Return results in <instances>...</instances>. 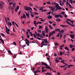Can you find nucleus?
<instances>
[{
    "label": "nucleus",
    "instance_id": "obj_1",
    "mask_svg": "<svg viewBox=\"0 0 75 75\" xmlns=\"http://www.w3.org/2000/svg\"><path fill=\"white\" fill-rule=\"evenodd\" d=\"M24 8L25 10L26 11H28L29 10H32V8L28 7L25 6L24 7Z\"/></svg>",
    "mask_w": 75,
    "mask_h": 75
},
{
    "label": "nucleus",
    "instance_id": "obj_2",
    "mask_svg": "<svg viewBox=\"0 0 75 75\" xmlns=\"http://www.w3.org/2000/svg\"><path fill=\"white\" fill-rule=\"evenodd\" d=\"M15 6H16V3H14L13 4V8L11 6H10L9 7V8H10L11 10H13L15 8Z\"/></svg>",
    "mask_w": 75,
    "mask_h": 75
},
{
    "label": "nucleus",
    "instance_id": "obj_3",
    "mask_svg": "<svg viewBox=\"0 0 75 75\" xmlns=\"http://www.w3.org/2000/svg\"><path fill=\"white\" fill-rule=\"evenodd\" d=\"M25 40L26 41V42H25L26 44L27 45H28V46H30V45H29V44H30V43H31V42L30 43V41H29V40H28L27 39H26Z\"/></svg>",
    "mask_w": 75,
    "mask_h": 75
},
{
    "label": "nucleus",
    "instance_id": "obj_4",
    "mask_svg": "<svg viewBox=\"0 0 75 75\" xmlns=\"http://www.w3.org/2000/svg\"><path fill=\"white\" fill-rule=\"evenodd\" d=\"M21 18L23 19V18H26V16H25V15L24 14H23V15L22 16H21Z\"/></svg>",
    "mask_w": 75,
    "mask_h": 75
},
{
    "label": "nucleus",
    "instance_id": "obj_5",
    "mask_svg": "<svg viewBox=\"0 0 75 75\" xmlns=\"http://www.w3.org/2000/svg\"><path fill=\"white\" fill-rule=\"evenodd\" d=\"M43 41H45V43H46V44L49 43V42H48V40H47V38L44 39Z\"/></svg>",
    "mask_w": 75,
    "mask_h": 75
},
{
    "label": "nucleus",
    "instance_id": "obj_6",
    "mask_svg": "<svg viewBox=\"0 0 75 75\" xmlns=\"http://www.w3.org/2000/svg\"><path fill=\"white\" fill-rule=\"evenodd\" d=\"M45 31L46 32V33H48V27H47L46 26L45 28Z\"/></svg>",
    "mask_w": 75,
    "mask_h": 75
},
{
    "label": "nucleus",
    "instance_id": "obj_7",
    "mask_svg": "<svg viewBox=\"0 0 75 75\" xmlns=\"http://www.w3.org/2000/svg\"><path fill=\"white\" fill-rule=\"evenodd\" d=\"M26 16L28 18H30V16H29V15H28V13H27L26 12H25Z\"/></svg>",
    "mask_w": 75,
    "mask_h": 75
},
{
    "label": "nucleus",
    "instance_id": "obj_8",
    "mask_svg": "<svg viewBox=\"0 0 75 75\" xmlns=\"http://www.w3.org/2000/svg\"><path fill=\"white\" fill-rule=\"evenodd\" d=\"M45 68L46 69H50V67L48 66L47 64V65L46 66V67Z\"/></svg>",
    "mask_w": 75,
    "mask_h": 75
},
{
    "label": "nucleus",
    "instance_id": "obj_9",
    "mask_svg": "<svg viewBox=\"0 0 75 75\" xmlns=\"http://www.w3.org/2000/svg\"><path fill=\"white\" fill-rule=\"evenodd\" d=\"M41 64H40V65H45V66H46L47 65V64L43 62H42Z\"/></svg>",
    "mask_w": 75,
    "mask_h": 75
},
{
    "label": "nucleus",
    "instance_id": "obj_10",
    "mask_svg": "<svg viewBox=\"0 0 75 75\" xmlns=\"http://www.w3.org/2000/svg\"><path fill=\"white\" fill-rule=\"evenodd\" d=\"M0 40L1 42L3 44H4V41L2 39H1L0 38Z\"/></svg>",
    "mask_w": 75,
    "mask_h": 75
},
{
    "label": "nucleus",
    "instance_id": "obj_11",
    "mask_svg": "<svg viewBox=\"0 0 75 75\" xmlns=\"http://www.w3.org/2000/svg\"><path fill=\"white\" fill-rule=\"evenodd\" d=\"M55 31L56 32H57V31H59V32H60V30L59 28H57L55 30Z\"/></svg>",
    "mask_w": 75,
    "mask_h": 75
},
{
    "label": "nucleus",
    "instance_id": "obj_12",
    "mask_svg": "<svg viewBox=\"0 0 75 75\" xmlns=\"http://www.w3.org/2000/svg\"><path fill=\"white\" fill-rule=\"evenodd\" d=\"M42 35H43V37H45V32L44 31H42Z\"/></svg>",
    "mask_w": 75,
    "mask_h": 75
},
{
    "label": "nucleus",
    "instance_id": "obj_13",
    "mask_svg": "<svg viewBox=\"0 0 75 75\" xmlns=\"http://www.w3.org/2000/svg\"><path fill=\"white\" fill-rule=\"evenodd\" d=\"M50 33L52 34H52H55V31H53L50 32Z\"/></svg>",
    "mask_w": 75,
    "mask_h": 75
},
{
    "label": "nucleus",
    "instance_id": "obj_14",
    "mask_svg": "<svg viewBox=\"0 0 75 75\" xmlns=\"http://www.w3.org/2000/svg\"><path fill=\"white\" fill-rule=\"evenodd\" d=\"M45 75H51V74L50 73H49L48 72H47L46 73H45Z\"/></svg>",
    "mask_w": 75,
    "mask_h": 75
},
{
    "label": "nucleus",
    "instance_id": "obj_15",
    "mask_svg": "<svg viewBox=\"0 0 75 75\" xmlns=\"http://www.w3.org/2000/svg\"><path fill=\"white\" fill-rule=\"evenodd\" d=\"M49 8H50L51 9V10H52V11H53V7H52V6H49Z\"/></svg>",
    "mask_w": 75,
    "mask_h": 75
},
{
    "label": "nucleus",
    "instance_id": "obj_16",
    "mask_svg": "<svg viewBox=\"0 0 75 75\" xmlns=\"http://www.w3.org/2000/svg\"><path fill=\"white\" fill-rule=\"evenodd\" d=\"M56 21L57 22L61 21V19L59 18H57L56 19Z\"/></svg>",
    "mask_w": 75,
    "mask_h": 75
},
{
    "label": "nucleus",
    "instance_id": "obj_17",
    "mask_svg": "<svg viewBox=\"0 0 75 75\" xmlns=\"http://www.w3.org/2000/svg\"><path fill=\"white\" fill-rule=\"evenodd\" d=\"M3 8V5L2 4H0V9H1Z\"/></svg>",
    "mask_w": 75,
    "mask_h": 75
},
{
    "label": "nucleus",
    "instance_id": "obj_18",
    "mask_svg": "<svg viewBox=\"0 0 75 75\" xmlns=\"http://www.w3.org/2000/svg\"><path fill=\"white\" fill-rule=\"evenodd\" d=\"M55 18H59V14H58V15L56 14L55 15Z\"/></svg>",
    "mask_w": 75,
    "mask_h": 75
},
{
    "label": "nucleus",
    "instance_id": "obj_19",
    "mask_svg": "<svg viewBox=\"0 0 75 75\" xmlns=\"http://www.w3.org/2000/svg\"><path fill=\"white\" fill-rule=\"evenodd\" d=\"M66 22L68 24H69V25H71V24L69 23L68 21H66Z\"/></svg>",
    "mask_w": 75,
    "mask_h": 75
},
{
    "label": "nucleus",
    "instance_id": "obj_20",
    "mask_svg": "<svg viewBox=\"0 0 75 75\" xmlns=\"http://www.w3.org/2000/svg\"><path fill=\"white\" fill-rule=\"evenodd\" d=\"M49 27L50 28H51V29H52H52H53V28L51 26V25H49Z\"/></svg>",
    "mask_w": 75,
    "mask_h": 75
},
{
    "label": "nucleus",
    "instance_id": "obj_21",
    "mask_svg": "<svg viewBox=\"0 0 75 75\" xmlns=\"http://www.w3.org/2000/svg\"><path fill=\"white\" fill-rule=\"evenodd\" d=\"M70 1L69 2V3H71V4H73V3H72L73 1L72 0H69Z\"/></svg>",
    "mask_w": 75,
    "mask_h": 75
},
{
    "label": "nucleus",
    "instance_id": "obj_22",
    "mask_svg": "<svg viewBox=\"0 0 75 75\" xmlns=\"http://www.w3.org/2000/svg\"><path fill=\"white\" fill-rule=\"evenodd\" d=\"M70 36L71 38H72L74 37V35H72V34H71L70 35Z\"/></svg>",
    "mask_w": 75,
    "mask_h": 75
},
{
    "label": "nucleus",
    "instance_id": "obj_23",
    "mask_svg": "<svg viewBox=\"0 0 75 75\" xmlns=\"http://www.w3.org/2000/svg\"><path fill=\"white\" fill-rule=\"evenodd\" d=\"M8 25H10V26H11L12 24H11V23L10 22H8Z\"/></svg>",
    "mask_w": 75,
    "mask_h": 75
},
{
    "label": "nucleus",
    "instance_id": "obj_24",
    "mask_svg": "<svg viewBox=\"0 0 75 75\" xmlns=\"http://www.w3.org/2000/svg\"><path fill=\"white\" fill-rule=\"evenodd\" d=\"M48 19H51V16L50 15H49L48 17Z\"/></svg>",
    "mask_w": 75,
    "mask_h": 75
},
{
    "label": "nucleus",
    "instance_id": "obj_25",
    "mask_svg": "<svg viewBox=\"0 0 75 75\" xmlns=\"http://www.w3.org/2000/svg\"><path fill=\"white\" fill-rule=\"evenodd\" d=\"M58 6H59V4H58L57 3V4L55 5V8H57V7H58Z\"/></svg>",
    "mask_w": 75,
    "mask_h": 75
},
{
    "label": "nucleus",
    "instance_id": "obj_26",
    "mask_svg": "<svg viewBox=\"0 0 75 75\" xmlns=\"http://www.w3.org/2000/svg\"><path fill=\"white\" fill-rule=\"evenodd\" d=\"M60 32L61 33H64V30H60Z\"/></svg>",
    "mask_w": 75,
    "mask_h": 75
},
{
    "label": "nucleus",
    "instance_id": "obj_27",
    "mask_svg": "<svg viewBox=\"0 0 75 75\" xmlns=\"http://www.w3.org/2000/svg\"><path fill=\"white\" fill-rule=\"evenodd\" d=\"M8 52L9 53V54H11V55H12L13 54V53H11V52L10 51L8 50Z\"/></svg>",
    "mask_w": 75,
    "mask_h": 75
},
{
    "label": "nucleus",
    "instance_id": "obj_28",
    "mask_svg": "<svg viewBox=\"0 0 75 75\" xmlns=\"http://www.w3.org/2000/svg\"><path fill=\"white\" fill-rule=\"evenodd\" d=\"M45 42L44 41H42V43H41V45H44V44Z\"/></svg>",
    "mask_w": 75,
    "mask_h": 75
},
{
    "label": "nucleus",
    "instance_id": "obj_29",
    "mask_svg": "<svg viewBox=\"0 0 75 75\" xmlns=\"http://www.w3.org/2000/svg\"><path fill=\"white\" fill-rule=\"evenodd\" d=\"M69 8H72V6L71 5V4H69Z\"/></svg>",
    "mask_w": 75,
    "mask_h": 75
},
{
    "label": "nucleus",
    "instance_id": "obj_30",
    "mask_svg": "<svg viewBox=\"0 0 75 75\" xmlns=\"http://www.w3.org/2000/svg\"><path fill=\"white\" fill-rule=\"evenodd\" d=\"M59 17L61 18H63V17L62 16V15L59 14Z\"/></svg>",
    "mask_w": 75,
    "mask_h": 75
},
{
    "label": "nucleus",
    "instance_id": "obj_31",
    "mask_svg": "<svg viewBox=\"0 0 75 75\" xmlns=\"http://www.w3.org/2000/svg\"><path fill=\"white\" fill-rule=\"evenodd\" d=\"M1 35L2 36V37H4L5 36V35L3 33H1Z\"/></svg>",
    "mask_w": 75,
    "mask_h": 75
},
{
    "label": "nucleus",
    "instance_id": "obj_32",
    "mask_svg": "<svg viewBox=\"0 0 75 75\" xmlns=\"http://www.w3.org/2000/svg\"><path fill=\"white\" fill-rule=\"evenodd\" d=\"M36 35L37 37H40V33H38L37 35Z\"/></svg>",
    "mask_w": 75,
    "mask_h": 75
},
{
    "label": "nucleus",
    "instance_id": "obj_33",
    "mask_svg": "<svg viewBox=\"0 0 75 75\" xmlns=\"http://www.w3.org/2000/svg\"><path fill=\"white\" fill-rule=\"evenodd\" d=\"M64 17L65 18H67L68 16H67V14H66L65 13V14L64 15Z\"/></svg>",
    "mask_w": 75,
    "mask_h": 75
},
{
    "label": "nucleus",
    "instance_id": "obj_34",
    "mask_svg": "<svg viewBox=\"0 0 75 75\" xmlns=\"http://www.w3.org/2000/svg\"><path fill=\"white\" fill-rule=\"evenodd\" d=\"M5 18V21L6 23H8V22H7V19H6V18Z\"/></svg>",
    "mask_w": 75,
    "mask_h": 75
},
{
    "label": "nucleus",
    "instance_id": "obj_35",
    "mask_svg": "<svg viewBox=\"0 0 75 75\" xmlns=\"http://www.w3.org/2000/svg\"><path fill=\"white\" fill-rule=\"evenodd\" d=\"M65 62V60H62L60 62H61L62 63H63V64Z\"/></svg>",
    "mask_w": 75,
    "mask_h": 75
},
{
    "label": "nucleus",
    "instance_id": "obj_36",
    "mask_svg": "<svg viewBox=\"0 0 75 75\" xmlns=\"http://www.w3.org/2000/svg\"><path fill=\"white\" fill-rule=\"evenodd\" d=\"M55 45H56V46H58V43L56 42L54 44Z\"/></svg>",
    "mask_w": 75,
    "mask_h": 75
},
{
    "label": "nucleus",
    "instance_id": "obj_37",
    "mask_svg": "<svg viewBox=\"0 0 75 75\" xmlns=\"http://www.w3.org/2000/svg\"><path fill=\"white\" fill-rule=\"evenodd\" d=\"M40 38H43V36L41 35H40Z\"/></svg>",
    "mask_w": 75,
    "mask_h": 75
},
{
    "label": "nucleus",
    "instance_id": "obj_38",
    "mask_svg": "<svg viewBox=\"0 0 75 75\" xmlns=\"http://www.w3.org/2000/svg\"><path fill=\"white\" fill-rule=\"evenodd\" d=\"M39 28L40 29H41L42 28V26L40 25L39 26Z\"/></svg>",
    "mask_w": 75,
    "mask_h": 75
},
{
    "label": "nucleus",
    "instance_id": "obj_39",
    "mask_svg": "<svg viewBox=\"0 0 75 75\" xmlns=\"http://www.w3.org/2000/svg\"><path fill=\"white\" fill-rule=\"evenodd\" d=\"M51 35H52L51 34V33H50V32L49 33V37H51Z\"/></svg>",
    "mask_w": 75,
    "mask_h": 75
},
{
    "label": "nucleus",
    "instance_id": "obj_40",
    "mask_svg": "<svg viewBox=\"0 0 75 75\" xmlns=\"http://www.w3.org/2000/svg\"><path fill=\"white\" fill-rule=\"evenodd\" d=\"M29 5L30 6H33V5L32 4V3H29Z\"/></svg>",
    "mask_w": 75,
    "mask_h": 75
},
{
    "label": "nucleus",
    "instance_id": "obj_41",
    "mask_svg": "<svg viewBox=\"0 0 75 75\" xmlns=\"http://www.w3.org/2000/svg\"><path fill=\"white\" fill-rule=\"evenodd\" d=\"M62 35H61L59 36V39H61L62 38Z\"/></svg>",
    "mask_w": 75,
    "mask_h": 75
},
{
    "label": "nucleus",
    "instance_id": "obj_42",
    "mask_svg": "<svg viewBox=\"0 0 75 75\" xmlns=\"http://www.w3.org/2000/svg\"><path fill=\"white\" fill-rule=\"evenodd\" d=\"M55 61H56V62H55V63H56V62H57V63L58 62H59V61H58V60H55Z\"/></svg>",
    "mask_w": 75,
    "mask_h": 75
},
{
    "label": "nucleus",
    "instance_id": "obj_43",
    "mask_svg": "<svg viewBox=\"0 0 75 75\" xmlns=\"http://www.w3.org/2000/svg\"><path fill=\"white\" fill-rule=\"evenodd\" d=\"M13 44H14V45H17V44L16 43V42H13Z\"/></svg>",
    "mask_w": 75,
    "mask_h": 75
},
{
    "label": "nucleus",
    "instance_id": "obj_44",
    "mask_svg": "<svg viewBox=\"0 0 75 75\" xmlns=\"http://www.w3.org/2000/svg\"><path fill=\"white\" fill-rule=\"evenodd\" d=\"M74 46L73 45H71L69 47H70V48H72V47H73Z\"/></svg>",
    "mask_w": 75,
    "mask_h": 75
},
{
    "label": "nucleus",
    "instance_id": "obj_45",
    "mask_svg": "<svg viewBox=\"0 0 75 75\" xmlns=\"http://www.w3.org/2000/svg\"><path fill=\"white\" fill-rule=\"evenodd\" d=\"M16 55H15V54H14L13 56V58H16Z\"/></svg>",
    "mask_w": 75,
    "mask_h": 75
},
{
    "label": "nucleus",
    "instance_id": "obj_46",
    "mask_svg": "<svg viewBox=\"0 0 75 75\" xmlns=\"http://www.w3.org/2000/svg\"><path fill=\"white\" fill-rule=\"evenodd\" d=\"M36 38H37V39H38L39 40H41V38H40L39 37H37Z\"/></svg>",
    "mask_w": 75,
    "mask_h": 75
},
{
    "label": "nucleus",
    "instance_id": "obj_47",
    "mask_svg": "<svg viewBox=\"0 0 75 75\" xmlns=\"http://www.w3.org/2000/svg\"><path fill=\"white\" fill-rule=\"evenodd\" d=\"M12 23L13 25H14V21H13Z\"/></svg>",
    "mask_w": 75,
    "mask_h": 75
},
{
    "label": "nucleus",
    "instance_id": "obj_48",
    "mask_svg": "<svg viewBox=\"0 0 75 75\" xmlns=\"http://www.w3.org/2000/svg\"><path fill=\"white\" fill-rule=\"evenodd\" d=\"M10 31V29H7V32H9Z\"/></svg>",
    "mask_w": 75,
    "mask_h": 75
},
{
    "label": "nucleus",
    "instance_id": "obj_49",
    "mask_svg": "<svg viewBox=\"0 0 75 75\" xmlns=\"http://www.w3.org/2000/svg\"><path fill=\"white\" fill-rule=\"evenodd\" d=\"M60 55H62V52H60Z\"/></svg>",
    "mask_w": 75,
    "mask_h": 75
},
{
    "label": "nucleus",
    "instance_id": "obj_50",
    "mask_svg": "<svg viewBox=\"0 0 75 75\" xmlns=\"http://www.w3.org/2000/svg\"><path fill=\"white\" fill-rule=\"evenodd\" d=\"M51 11L49 12L48 13H47V14H49V15H50L51 14Z\"/></svg>",
    "mask_w": 75,
    "mask_h": 75
},
{
    "label": "nucleus",
    "instance_id": "obj_51",
    "mask_svg": "<svg viewBox=\"0 0 75 75\" xmlns=\"http://www.w3.org/2000/svg\"><path fill=\"white\" fill-rule=\"evenodd\" d=\"M36 21H34L33 23L34 24H37V23H36Z\"/></svg>",
    "mask_w": 75,
    "mask_h": 75
},
{
    "label": "nucleus",
    "instance_id": "obj_52",
    "mask_svg": "<svg viewBox=\"0 0 75 75\" xmlns=\"http://www.w3.org/2000/svg\"><path fill=\"white\" fill-rule=\"evenodd\" d=\"M60 27H64V25H60Z\"/></svg>",
    "mask_w": 75,
    "mask_h": 75
},
{
    "label": "nucleus",
    "instance_id": "obj_53",
    "mask_svg": "<svg viewBox=\"0 0 75 75\" xmlns=\"http://www.w3.org/2000/svg\"><path fill=\"white\" fill-rule=\"evenodd\" d=\"M70 22H71L72 24H74V21H70Z\"/></svg>",
    "mask_w": 75,
    "mask_h": 75
},
{
    "label": "nucleus",
    "instance_id": "obj_54",
    "mask_svg": "<svg viewBox=\"0 0 75 75\" xmlns=\"http://www.w3.org/2000/svg\"><path fill=\"white\" fill-rule=\"evenodd\" d=\"M47 3L48 4H51V3L49 1H48V2H47Z\"/></svg>",
    "mask_w": 75,
    "mask_h": 75
},
{
    "label": "nucleus",
    "instance_id": "obj_55",
    "mask_svg": "<svg viewBox=\"0 0 75 75\" xmlns=\"http://www.w3.org/2000/svg\"><path fill=\"white\" fill-rule=\"evenodd\" d=\"M36 71H37V72H41L40 70H37Z\"/></svg>",
    "mask_w": 75,
    "mask_h": 75
},
{
    "label": "nucleus",
    "instance_id": "obj_56",
    "mask_svg": "<svg viewBox=\"0 0 75 75\" xmlns=\"http://www.w3.org/2000/svg\"><path fill=\"white\" fill-rule=\"evenodd\" d=\"M44 11H47L46 10H44L43 11H42L41 12H43Z\"/></svg>",
    "mask_w": 75,
    "mask_h": 75
},
{
    "label": "nucleus",
    "instance_id": "obj_57",
    "mask_svg": "<svg viewBox=\"0 0 75 75\" xmlns=\"http://www.w3.org/2000/svg\"><path fill=\"white\" fill-rule=\"evenodd\" d=\"M52 25L54 26L55 27L56 25V24L55 23H53L52 24Z\"/></svg>",
    "mask_w": 75,
    "mask_h": 75
},
{
    "label": "nucleus",
    "instance_id": "obj_58",
    "mask_svg": "<svg viewBox=\"0 0 75 75\" xmlns=\"http://www.w3.org/2000/svg\"><path fill=\"white\" fill-rule=\"evenodd\" d=\"M58 9L59 10H61L62 9V8H61V7H58Z\"/></svg>",
    "mask_w": 75,
    "mask_h": 75
},
{
    "label": "nucleus",
    "instance_id": "obj_59",
    "mask_svg": "<svg viewBox=\"0 0 75 75\" xmlns=\"http://www.w3.org/2000/svg\"><path fill=\"white\" fill-rule=\"evenodd\" d=\"M37 73V71H34V74H36Z\"/></svg>",
    "mask_w": 75,
    "mask_h": 75
},
{
    "label": "nucleus",
    "instance_id": "obj_60",
    "mask_svg": "<svg viewBox=\"0 0 75 75\" xmlns=\"http://www.w3.org/2000/svg\"><path fill=\"white\" fill-rule=\"evenodd\" d=\"M13 3V2H11V3H9V6H10V5H11V4H12Z\"/></svg>",
    "mask_w": 75,
    "mask_h": 75
},
{
    "label": "nucleus",
    "instance_id": "obj_61",
    "mask_svg": "<svg viewBox=\"0 0 75 75\" xmlns=\"http://www.w3.org/2000/svg\"><path fill=\"white\" fill-rule=\"evenodd\" d=\"M58 59H60V60H62V58L59 57Z\"/></svg>",
    "mask_w": 75,
    "mask_h": 75
},
{
    "label": "nucleus",
    "instance_id": "obj_62",
    "mask_svg": "<svg viewBox=\"0 0 75 75\" xmlns=\"http://www.w3.org/2000/svg\"><path fill=\"white\" fill-rule=\"evenodd\" d=\"M62 15H64V14H65V13L64 12H62Z\"/></svg>",
    "mask_w": 75,
    "mask_h": 75
},
{
    "label": "nucleus",
    "instance_id": "obj_63",
    "mask_svg": "<svg viewBox=\"0 0 75 75\" xmlns=\"http://www.w3.org/2000/svg\"><path fill=\"white\" fill-rule=\"evenodd\" d=\"M51 38L52 40H54V39H55V38L54 37H53L52 38Z\"/></svg>",
    "mask_w": 75,
    "mask_h": 75
},
{
    "label": "nucleus",
    "instance_id": "obj_64",
    "mask_svg": "<svg viewBox=\"0 0 75 75\" xmlns=\"http://www.w3.org/2000/svg\"><path fill=\"white\" fill-rule=\"evenodd\" d=\"M75 50V48H73V49H72V50L71 51H74V50Z\"/></svg>",
    "mask_w": 75,
    "mask_h": 75
}]
</instances>
